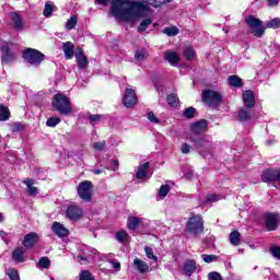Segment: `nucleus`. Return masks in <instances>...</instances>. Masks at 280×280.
<instances>
[{
  "label": "nucleus",
  "instance_id": "nucleus-1",
  "mask_svg": "<svg viewBox=\"0 0 280 280\" xmlns=\"http://www.w3.org/2000/svg\"><path fill=\"white\" fill-rule=\"evenodd\" d=\"M147 12H150V5L137 0H114L112 4L113 16L125 23L145 19Z\"/></svg>",
  "mask_w": 280,
  "mask_h": 280
},
{
  "label": "nucleus",
  "instance_id": "nucleus-2",
  "mask_svg": "<svg viewBox=\"0 0 280 280\" xmlns=\"http://www.w3.org/2000/svg\"><path fill=\"white\" fill-rule=\"evenodd\" d=\"M245 23L253 30L250 34H253L256 38H261L266 34V30H279L280 28V19L275 18L273 20L266 23V26L264 25V22L259 20L258 18H255L253 15H249Z\"/></svg>",
  "mask_w": 280,
  "mask_h": 280
},
{
  "label": "nucleus",
  "instance_id": "nucleus-3",
  "mask_svg": "<svg viewBox=\"0 0 280 280\" xmlns=\"http://www.w3.org/2000/svg\"><path fill=\"white\" fill-rule=\"evenodd\" d=\"M51 106L54 110H57V113H60L65 116L71 115V113H73L71 100H69V96L62 93H57L52 96Z\"/></svg>",
  "mask_w": 280,
  "mask_h": 280
},
{
  "label": "nucleus",
  "instance_id": "nucleus-4",
  "mask_svg": "<svg viewBox=\"0 0 280 280\" xmlns=\"http://www.w3.org/2000/svg\"><path fill=\"white\" fill-rule=\"evenodd\" d=\"M186 232L192 235V237H198V235L205 233V220L202 215L191 212L190 218L186 222Z\"/></svg>",
  "mask_w": 280,
  "mask_h": 280
},
{
  "label": "nucleus",
  "instance_id": "nucleus-5",
  "mask_svg": "<svg viewBox=\"0 0 280 280\" xmlns=\"http://www.w3.org/2000/svg\"><path fill=\"white\" fill-rule=\"evenodd\" d=\"M190 142L198 150L199 154L213 150V142L209 140V136H190Z\"/></svg>",
  "mask_w": 280,
  "mask_h": 280
},
{
  "label": "nucleus",
  "instance_id": "nucleus-6",
  "mask_svg": "<svg viewBox=\"0 0 280 280\" xmlns=\"http://www.w3.org/2000/svg\"><path fill=\"white\" fill-rule=\"evenodd\" d=\"M22 58L28 62V65H40L45 61V54L35 48H25L22 51Z\"/></svg>",
  "mask_w": 280,
  "mask_h": 280
},
{
  "label": "nucleus",
  "instance_id": "nucleus-7",
  "mask_svg": "<svg viewBox=\"0 0 280 280\" xmlns=\"http://www.w3.org/2000/svg\"><path fill=\"white\" fill-rule=\"evenodd\" d=\"M12 43L10 42H3L0 45V54H1V62L2 65H12V62H15L16 60V52L12 50Z\"/></svg>",
  "mask_w": 280,
  "mask_h": 280
},
{
  "label": "nucleus",
  "instance_id": "nucleus-8",
  "mask_svg": "<svg viewBox=\"0 0 280 280\" xmlns=\"http://www.w3.org/2000/svg\"><path fill=\"white\" fill-rule=\"evenodd\" d=\"M77 194L84 202H91V200H93V182H81L77 187Z\"/></svg>",
  "mask_w": 280,
  "mask_h": 280
},
{
  "label": "nucleus",
  "instance_id": "nucleus-9",
  "mask_svg": "<svg viewBox=\"0 0 280 280\" xmlns=\"http://www.w3.org/2000/svg\"><path fill=\"white\" fill-rule=\"evenodd\" d=\"M201 100L203 104H209V106H220V104H222L223 96L220 92L203 90Z\"/></svg>",
  "mask_w": 280,
  "mask_h": 280
},
{
  "label": "nucleus",
  "instance_id": "nucleus-10",
  "mask_svg": "<svg viewBox=\"0 0 280 280\" xmlns=\"http://www.w3.org/2000/svg\"><path fill=\"white\" fill-rule=\"evenodd\" d=\"M279 212H266L264 214L266 230L269 232L277 231L279 228Z\"/></svg>",
  "mask_w": 280,
  "mask_h": 280
},
{
  "label": "nucleus",
  "instance_id": "nucleus-11",
  "mask_svg": "<svg viewBox=\"0 0 280 280\" xmlns=\"http://www.w3.org/2000/svg\"><path fill=\"white\" fill-rule=\"evenodd\" d=\"M139 98L137 97V92L132 89L127 88L125 91V96L122 98V104L126 108H133L137 106Z\"/></svg>",
  "mask_w": 280,
  "mask_h": 280
},
{
  "label": "nucleus",
  "instance_id": "nucleus-12",
  "mask_svg": "<svg viewBox=\"0 0 280 280\" xmlns=\"http://www.w3.org/2000/svg\"><path fill=\"white\" fill-rule=\"evenodd\" d=\"M84 215V210L78 205H70L66 210V217L68 220L78 221Z\"/></svg>",
  "mask_w": 280,
  "mask_h": 280
},
{
  "label": "nucleus",
  "instance_id": "nucleus-13",
  "mask_svg": "<svg viewBox=\"0 0 280 280\" xmlns=\"http://www.w3.org/2000/svg\"><path fill=\"white\" fill-rule=\"evenodd\" d=\"M189 129L192 136L202 135L205 130H209V120L200 119L198 121L191 122Z\"/></svg>",
  "mask_w": 280,
  "mask_h": 280
},
{
  "label": "nucleus",
  "instance_id": "nucleus-14",
  "mask_svg": "<svg viewBox=\"0 0 280 280\" xmlns=\"http://www.w3.org/2000/svg\"><path fill=\"white\" fill-rule=\"evenodd\" d=\"M75 62L81 71L89 67V58L84 54V49L80 46L77 47V54L74 55Z\"/></svg>",
  "mask_w": 280,
  "mask_h": 280
},
{
  "label": "nucleus",
  "instance_id": "nucleus-15",
  "mask_svg": "<svg viewBox=\"0 0 280 280\" xmlns=\"http://www.w3.org/2000/svg\"><path fill=\"white\" fill-rule=\"evenodd\" d=\"M38 240H40L38 236V233L30 232L24 236V240L22 241V246L26 250H30L34 247V245L38 242Z\"/></svg>",
  "mask_w": 280,
  "mask_h": 280
},
{
  "label": "nucleus",
  "instance_id": "nucleus-16",
  "mask_svg": "<svg viewBox=\"0 0 280 280\" xmlns=\"http://www.w3.org/2000/svg\"><path fill=\"white\" fill-rule=\"evenodd\" d=\"M243 104L245 108H255V106H257L255 92L253 90H246L243 92Z\"/></svg>",
  "mask_w": 280,
  "mask_h": 280
},
{
  "label": "nucleus",
  "instance_id": "nucleus-17",
  "mask_svg": "<svg viewBox=\"0 0 280 280\" xmlns=\"http://www.w3.org/2000/svg\"><path fill=\"white\" fill-rule=\"evenodd\" d=\"M52 232L57 237H68L69 236V229H67L62 223L60 222H54L52 223Z\"/></svg>",
  "mask_w": 280,
  "mask_h": 280
},
{
  "label": "nucleus",
  "instance_id": "nucleus-18",
  "mask_svg": "<svg viewBox=\"0 0 280 280\" xmlns=\"http://www.w3.org/2000/svg\"><path fill=\"white\" fill-rule=\"evenodd\" d=\"M61 49L65 54L66 60H72L73 56H75V45L71 42L63 43Z\"/></svg>",
  "mask_w": 280,
  "mask_h": 280
},
{
  "label": "nucleus",
  "instance_id": "nucleus-19",
  "mask_svg": "<svg viewBox=\"0 0 280 280\" xmlns=\"http://www.w3.org/2000/svg\"><path fill=\"white\" fill-rule=\"evenodd\" d=\"M26 253H27V249L25 247H16L12 252L13 261H15V264H24Z\"/></svg>",
  "mask_w": 280,
  "mask_h": 280
},
{
  "label": "nucleus",
  "instance_id": "nucleus-20",
  "mask_svg": "<svg viewBox=\"0 0 280 280\" xmlns=\"http://www.w3.org/2000/svg\"><path fill=\"white\" fill-rule=\"evenodd\" d=\"M139 226H143V219L138 217H128L127 219V229L128 231H137Z\"/></svg>",
  "mask_w": 280,
  "mask_h": 280
},
{
  "label": "nucleus",
  "instance_id": "nucleus-21",
  "mask_svg": "<svg viewBox=\"0 0 280 280\" xmlns=\"http://www.w3.org/2000/svg\"><path fill=\"white\" fill-rule=\"evenodd\" d=\"M253 114L250 110L242 107L236 112V121H250Z\"/></svg>",
  "mask_w": 280,
  "mask_h": 280
},
{
  "label": "nucleus",
  "instance_id": "nucleus-22",
  "mask_svg": "<svg viewBox=\"0 0 280 280\" xmlns=\"http://www.w3.org/2000/svg\"><path fill=\"white\" fill-rule=\"evenodd\" d=\"M148 170H150V162L140 164L136 172L137 180H142V178H145V176H148Z\"/></svg>",
  "mask_w": 280,
  "mask_h": 280
},
{
  "label": "nucleus",
  "instance_id": "nucleus-23",
  "mask_svg": "<svg viewBox=\"0 0 280 280\" xmlns=\"http://www.w3.org/2000/svg\"><path fill=\"white\" fill-rule=\"evenodd\" d=\"M11 21L13 23L14 30H23V18L21 16V13L11 12Z\"/></svg>",
  "mask_w": 280,
  "mask_h": 280
},
{
  "label": "nucleus",
  "instance_id": "nucleus-24",
  "mask_svg": "<svg viewBox=\"0 0 280 280\" xmlns=\"http://www.w3.org/2000/svg\"><path fill=\"white\" fill-rule=\"evenodd\" d=\"M197 268L198 266H196V261L194 259H188L184 264V271L188 277H191L196 272Z\"/></svg>",
  "mask_w": 280,
  "mask_h": 280
},
{
  "label": "nucleus",
  "instance_id": "nucleus-25",
  "mask_svg": "<svg viewBox=\"0 0 280 280\" xmlns=\"http://www.w3.org/2000/svg\"><path fill=\"white\" fill-rule=\"evenodd\" d=\"M164 59L173 66L178 65V62H180V56H178V52L176 51H166L164 54Z\"/></svg>",
  "mask_w": 280,
  "mask_h": 280
},
{
  "label": "nucleus",
  "instance_id": "nucleus-26",
  "mask_svg": "<svg viewBox=\"0 0 280 280\" xmlns=\"http://www.w3.org/2000/svg\"><path fill=\"white\" fill-rule=\"evenodd\" d=\"M228 83L230 86H234V89H242V86H244V81L236 74L230 75L228 78Z\"/></svg>",
  "mask_w": 280,
  "mask_h": 280
},
{
  "label": "nucleus",
  "instance_id": "nucleus-27",
  "mask_svg": "<svg viewBox=\"0 0 280 280\" xmlns=\"http://www.w3.org/2000/svg\"><path fill=\"white\" fill-rule=\"evenodd\" d=\"M133 266H136L137 270L139 272H141V275L148 272V270H150V266H148V262L139 259V258H136L133 260Z\"/></svg>",
  "mask_w": 280,
  "mask_h": 280
},
{
  "label": "nucleus",
  "instance_id": "nucleus-28",
  "mask_svg": "<svg viewBox=\"0 0 280 280\" xmlns=\"http://www.w3.org/2000/svg\"><path fill=\"white\" fill-rule=\"evenodd\" d=\"M230 242L233 246H240L242 244V234L240 231H233L230 233Z\"/></svg>",
  "mask_w": 280,
  "mask_h": 280
},
{
  "label": "nucleus",
  "instance_id": "nucleus-29",
  "mask_svg": "<svg viewBox=\"0 0 280 280\" xmlns=\"http://www.w3.org/2000/svg\"><path fill=\"white\" fill-rule=\"evenodd\" d=\"M152 25V18H145L140 22V25L138 26V33L143 34L145 30H148Z\"/></svg>",
  "mask_w": 280,
  "mask_h": 280
},
{
  "label": "nucleus",
  "instance_id": "nucleus-30",
  "mask_svg": "<svg viewBox=\"0 0 280 280\" xmlns=\"http://www.w3.org/2000/svg\"><path fill=\"white\" fill-rule=\"evenodd\" d=\"M116 240H118V242L120 244H126V242H128V240H130V235L128 234V232L126 230H120V231L116 232Z\"/></svg>",
  "mask_w": 280,
  "mask_h": 280
},
{
  "label": "nucleus",
  "instance_id": "nucleus-31",
  "mask_svg": "<svg viewBox=\"0 0 280 280\" xmlns=\"http://www.w3.org/2000/svg\"><path fill=\"white\" fill-rule=\"evenodd\" d=\"M10 119V109L5 105H0V121Z\"/></svg>",
  "mask_w": 280,
  "mask_h": 280
},
{
  "label": "nucleus",
  "instance_id": "nucleus-32",
  "mask_svg": "<svg viewBox=\"0 0 280 280\" xmlns=\"http://www.w3.org/2000/svg\"><path fill=\"white\" fill-rule=\"evenodd\" d=\"M166 102L168 106L176 108V106H178V96L175 93H171L167 95Z\"/></svg>",
  "mask_w": 280,
  "mask_h": 280
},
{
  "label": "nucleus",
  "instance_id": "nucleus-33",
  "mask_svg": "<svg viewBox=\"0 0 280 280\" xmlns=\"http://www.w3.org/2000/svg\"><path fill=\"white\" fill-rule=\"evenodd\" d=\"M163 33L170 37L178 36V34H180V30L177 26H168L163 30Z\"/></svg>",
  "mask_w": 280,
  "mask_h": 280
},
{
  "label": "nucleus",
  "instance_id": "nucleus-34",
  "mask_svg": "<svg viewBox=\"0 0 280 280\" xmlns=\"http://www.w3.org/2000/svg\"><path fill=\"white\" fill-rule=\"evenodd\" d=\"M196 108L190 106L184 109L183 116L185 119H194V117H196Z\"/></svg>",
  "mask_w": 280,
  "mask_h": 280
},
{
  "label": "nucleus",
  "instance_id": "nucleus-35",
  "mask_svg": "<svg viewBox=\"0 0 280 280\" xmlns=\"http://www.w3.org/2000/svg\"><path fill=\"white\" fill-rule=\"evenodd\" d=\"M62 121V119L60 117H49L46 120V126L47 128H56V126H58V124H60Z\"/></svg>",
  "mask_w": 280,
  "mask_h": 280
},
{
  "label": "nucleus",
  "instance_id": "nucleus-36",
  "mask_svg": "<svg viewBox=\"0 0 280 280\" xmlns=\"http://www.w3.org/2000/svg\"><path fill=\"white\" fill-rule=\"evenodd\" d=\"M184 58H186L188 61L194 60L196 58V50L192 47H188L184 50Z\"/></svg>",
  "mask_w": 280,
  "mask_h": 280
},
{
  "label": "nucleus",
  "instance_id": "nucleus-37",
  "mask_svg": "<svg viewBox=\"0 0 280 280\" xmlns=\"http://www.w3.org/2000/svg\"><path fill=\"white\" fill-rule=\"evenodd\" d=\"M39 268H44V269H49L51 267V260L49 259V257H42L39 258Z\"/></svg>",
  "mask_w": 280,
  "mask_h": 280
},
{
  "label": "nucleus",
  "instance_id": "nucleus-38",
  "mask_svg": "<svg viewBox=\"0 0 280 280\" xmlns=\"http://www.w3.org/2000/svg\"><path fill=\"white\" fill-rule=\"evenodd\" d=\"M144 253L148 259H152L153 261H159V257L154 255V250L150 246H144Z\"/></svg>",
  "mask_w": 280,
  "mask_h": 280
},
{
  "label": "nucleus",
  "instance_id": "nucleus-39",
  "mask_svg": "<svg viewBox=\"0 0 280 280\" xmlns=\"http://www.w3.org/2000/svg\"><path fill=\"white\" fill-rule=\"evenodd\" d=\"M9 279L11 280H21V276L19 275V270L11 268L7 272Z\"/></svg>",
  "mask_w": 280,
  "mask_h": 280
},
{
  "label": "nucleus",
  "instance_id": "nucleus-40",
  "mask_svg": "<svg viewBox=\"0 0 280 280\" xmlns=\"http://www.w3.org/2000/svg\"><path fill=\"white\" fill-rule=\"evenodd\" d=\"M78 25V16L72 15L66 23V28L67 30H73Z\"/></svg>",
  "mask_w": 280,
  "mask_h": 280
},
{
  "label": "nucleus",
  "instance_id": "nucleus-41",
  "mask_svg": "<svg viewBox=\"0 0 280 280\" xmlns=\"http://www.w3.org/2000/svg\"><path fill=\"white\" fill-rule=\"evenodd\" d=\"M170 190H171V188H170L168 184L162 185L159 190V196L161 198H165V197H167V194H170Z\"/></svg>",
  "mask_w": 280,
  "mask_h": 280
},
{
  "label": "nucleus",
  "instance_id": "nucleus-42",
  "mask_svg": "<svg viewBox=\"0 0 280 280\" xmlns=\"http://www.w3.org/2000/svg\"><path fill=\"white\" fill-rule=\"evenodd\" d=\"M52 13H54V5L46 3L43 11L44 16H46V19H49Z\"/></svg>",
  "mask_w": 280,
  "mask_h": 280
},
{
  "label": "nucleus",
  "instance_id": "nucleus-43",
  "mask_svg": "<svg viewBox=\"0 0 280 280\" xmlns=\"http://www.w3.org/2000/svg\"><path fill=\"white\" fill-rule=\"evenodd\" d=\"M80 280H95V277H93V273L89 270H82L80 273Z\"/></svg>",
  "mask_w": 280,
  "mask_h": 280
},
{
  "label": "nucleus",
  "instance_id": "nucleus-44",
  "mask_svg": "<svg viewBox=\"0 0 280 280\" xmlns=\"http://www.w3.org/2000/svg\"><path fill=\"white\" fill-rule=\"evenodd\" d=\"M270 255L280 260V246L273 245L269 248Z\"/></svg>",
  "mask_w": 280,
  "mask_h": 280
},
{
  "label": "nucleus",
  "instance_id": "nucleus-45",
  "mask_svg": "<svg viewBox=\"0 0 280 280\" xmlns=\"http://www.w3.org/2000/svg\"><path fill=\"white\" fill-rule=\"evenodd\" d=\"M202 260L206 262V264H212V261H218V256L217 255H209V254H203L202 255Z\"/></svg>",
  "mask_w": 280,
  "mask_h": 280
},
{
  "label": "nucleus",
  "instance_id": "nucleus-46",
  "mask_svg": "<svg viewBox=\"0 0 280 280\" xmlns=\"http://www.w3.org/2000/svg\"><path fill=\"white\" fill-rule=\"evenodd\" d=\"M152 82L155 91H158V93H161V91H163V85L159 84V75L153 74Z\"/></svg>",
  "mask_w": 280,
  "mask_h": 280
},
{
  "label": "nucleus",
  "instance_id": "nucleus-47",
  "mask_svg": "<svg viewBox=\"0 0 280 280\" xmlns=\"http://www.w3.org/2000/svg\"><path fill=\"white\" fill-rule=\"evenodd\" d=\"M149 5H152V8H161L163 3H170L167 0H148Z\"/></svg>",
  "mask_w": 280,
  "mask_h": 280
},
{
  "label": "nucleus",
  "instance_id": "nucleus-48",
  "mask_svg": "<svg viewBox=\"0 0 280 280\" xmlns=\"http://www.w3.org/2000/svg\"><path fill=\"white\" fill-rule=\"evenodd\" d=\"M25 130V125L22 122H14L12 126V132H23Z\"/></svg>",
  "mask_w": 280,
  "mask_h": 280
},
{
  "label": "nucleus",
  "instance_id": "nucleus-49",
  "mask_svg": "<svg viewBox=\"0 0 280 280\" xmlns=\"http://www.w3.org/2000/svg\"><path fill=\"white\" fill-rule=\"evenodd\" d=\"M147 117H148L149 121H151V124H161V120L156 117L154 112H149L147 114Z\"/></svg>",
  "mask_w": 280,
  "mask_h": 280
},
{
  "label": "nucleus",
  "instance_id": "nucleus-50",
  "mask_svg": "<svg viewBox=\"0 0 280 280\" xmlns=\"http://www.w3.org/2000/svg\"><path fill=\"white\" fill-rule=\"evenodd\" d=\"M208 279H209V280H224V279L222 278V275H220V272H218V271H211V272H209V273H208Z\"/></svg>",
  "mask_w": 280,
  "mask_h": 280
},
{
  "label": "nucleus",
  "instance_id": "nucleus-51",
  "mask_svg": "<svg viewBox=\"0 0 280 280\" xmlns=\"http://www.w3.org/2000/svg\"><path fill=\"white\" fill-rule=\"evenodd\" d=\"M218 200H220V198H218V195L213 194V195H207L206 196V205H211V202H218Z\"/></svg>",
  "mask_w": 280,
  "mask_h": 280
},
{
  "label": "nucleus",
  "instance_id": "nucleus-52",
  "mask_svg": "<svg viewBox=\"0 0 280 280\" xmlns=\"http://www.w3.org/2000/svg\"><path fill=\"white\" fill-rule=\"evenodd\" d=\"M135 58H136V60H139V61L145 60V51L136 50Z\"/></svg>",
  "mask_w": 280,
  "mask_h": 280
},
{
  "label": "nucleus",
  "instance_id": "nucleus-53",
  "mask_svg": "<svg viewBox=\"0 0 280 280\" xmlns=\"http://www.w3.org/2000/svg\"><path fill=\"white\" fill-rule=\"evenodd\" d=\"M94 150H97L98 152H102L106 148V142H95L93 144Z\"/></svg>",
  "mask_w": 280,
  "mask_h": 280
},
{
  "label": "nucleus",
  "instance_id": "nucleus-54",
  "mask_svg": "<svg viewBox=\"0 0 280 280\" xmlns=\"http://www.w3.org/2000/svg\"><path fill=\"white\" fill-rule=\"evenodd\" d=\"M189 152H191V145L184 143L182 145V154H189Z\"/></svg>",
  "mask_w": 280,
  "mask_h": 280
},
{
  "label": "nucleus",
  "instance_id": "nucleus-55",
  "mask_svg": "<svg viewBox=\"0 0 280 280\" xmlns=\"http://www.w3.org/2000/svg\"><path fill=\"white\" fill-rule=\"evenodd\" d=\"M89 119H90L91 124H95V122L100 121V119H102V115H100V114L90 115Z\"/></svg>",
  "mask_w": 280,
  "mask_h": 280
},
{
  "label": "nucleus",
  "instance_id": "nucleus-56",
  "mask_svg": "<svg viewBox=\"0 0 280 280\" xmlns=\"http://www.w3.org/2000/svg\"><path fill=\"white\" fill-rule=\"evenodd\" d=\"M38 194V188L36 186H31L28 188V196H36Z\"/></svg>",
  "mask_w": 280,
  "mask_h": 280
},
{
  "label": "nucleus",
  "instance_id": "nucleus-57",
  "mask_svg": "<svg viewBox=\"0 0 280 280\" xmlns=\"http://www.w3.org/2000/svg\"><path fill=\"white\" fill-rule=\"evenodd\" d=\"M113 172H117L119 170V160H112Z\"/></svg>",
  "mask_w": 280,
  "mask_h": 280
},
{
  "label": "nucleus",
  "instance_id": "nucleus-58",
  "mask_svg": "<svg viewBox=\"0 0 280 280\" xmlns=\"http://www.w3.org/2000/svg\"><path fill=\"white\" fill-rule=\"evenodd\" d=\"M24 185H26L27 189H30V187H33L34 185V179H25Z\"/></svg>",
  "mask_w": 280,
  "mask_h": 280
},
{
  "label": "nucleus",
  "instance_id": "nucleus-59",
  "mask_svg": "<svg viewBox=\"0 0 280 280\" xmlns=\"http://www.w3.org/2000/svg\"><path fill=\"white\" fill-rule=\"evenodd\" d=\"M113 268H115V270H119L121 268V262L119 261H113L112 262Z\"/></svg>",
  "mask_w": 280,
  "mask_h": 280
},
{
  "label": "nucleus",
  "instance_id": "nucleus-60",
  "mask_svg": "<svg viewBox=\"0 0 280 280\" xmlns=\"http://www.w3.org/2000/svg\"><path fill=\"white\" fill-rule=\"evenodd\" d=\"M269 5H271V8H275V5H279V0H267Z\"/></svg>",
  "mask_w": 280,
  "mask_h": 280
},
{
  "label": "nucleus",
  "instance_id": "nucleus-61",
  "mask_svg": "<svg viewBox=\"0 0 280 280\" xmlns=\"http://www.w3.org/2000/svg\"><path fill=\"white\" fill-rule=\"evenodd\" d=\"M92 174H95L96 176H100V174H104V171L95 168V170L92 171Z\"/></svg>",
  "mask_w": 280,
  "mask_h": 280
},
{
  "label": "nucleus",
  "instance_id": "nucleus-62",
  "mask_svg": "<svg viewBox=\"0 0 280 280\" xmlns=\"http://www.w3.org/2000/svg\"><path fill=\"white\" fill-rule=\"evenodd\" d=\"M7 236H8V232L1 230L0 231V237H2V240H5Z\"/></svg>",
  "mask_w": 280,
  "mask_h": 280
},
{
  "label": "nucleus",
  "instance_id": "nucleus-63",
  "mask_svg": "<svg viewBox=\"0 0 280 280\" xmlns=\"http://www.w3.org/2000/svg\"><path fill=\"white\" fill-rule=\"evenodd\" d=\"M96 1H97V3L105 4L106 1H108V0H96Z\"/></svg>",
  "mask_w": 280,
  "mask_h": 280
},
{
  "label": "nucleus",
  "instance_id": "nucleus-64",
  "mask_svg": "<svg viewBox=\"0 0 280 280\" xmlns=\"http://www.w3.org/2000/svg\"><path fill=\"white\" fill-rule=\"evenodd\" d=\"M3 222V214L0 212V223Z\"/></svg>",
  "mask_w": 280,
  "mask_h": 280
}]
</instances>
